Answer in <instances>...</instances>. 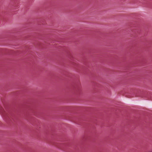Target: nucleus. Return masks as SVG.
Segmentation results:
<instances>
[{"label": "nucleus", "mask_w": 152, "mask_h": 152, "mask_svg": "<svg viewBox=\"0 0 152 152\" xmlns=\"http://www.w3.org/2000/svg\"><path fill=\"white\" fill-rule=\"evenodd\" d=\"M8 117L9 118V117H10L11 118H12V119L13 120H14L15 121V120H14V115H13L12 114H10V115H9Z\"/></svg>", "instance_id": "obj_2"}, {"label": "nucleus", "mask_w": 152, "mask_h": 152, "mask_svg": "<svg viewBox=\"0 0 152 152\" xmlns=\"http://www.w3.org/2000/svg\"><path fill=\"white\" fill-rule=\"evenodd\" d=\"M75 89L77 92H79L81 90V87L80 85L76 86L75 87Z\"/></svg>", "instance_id": "obj_1"}]
</instances>
